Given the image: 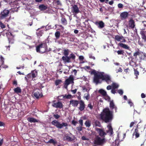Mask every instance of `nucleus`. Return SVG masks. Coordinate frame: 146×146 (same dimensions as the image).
Here are the masks:
<instances>
[{"label":"nucleus","mask_w":146,"mask_h":146,"mask_svg":"<svg viewBox=\"0 0 146 146\" xmlns=\"http://www.w3.org/2000/svg\"><path fill=\"white\" fill-rule=\"evenodd\" d=\"M104 99L108 101H109L110 100V97L107 94L106 95H105L104 96Z\"/></svg>","instance_id":"obj_40"},{"label":"nucleus","mask_w":146,"mask_h":146,"mask_svg":"<svg viewBox=\"0 0 146 146\" xmlns=\"http://www.w3.org/2000/svg\"><path fill=\"white\" fill-rule=\"evenodd\" d=\"M118 92L120 95H121L123 93V91L122 90L120 89L118 90Z\"/></svg>","instance_id":"obj_52"},{"label":"nucleus","mask_w":146,"mask_h":146,"mask_svg":"<svg viewBox=\"0 0 146 146\" xmlns=\"http://www.w3.org/2000/svg\"><path fill=\"white\" fill-rule=\"evenodd\" d=\"M79 122L81 126H82L83 125V120L82 119H80L79 121Z\"/></svg>","instance_id":"obj_55"},{"label":"nucleus","mask_w":146,"mask_h":146,"mask_svg":"<svg viewBox=\"0 0 146 146\" xmlns=\"http://www.w3.org/2000/svg\"><path fill=\"white\" fill-rule=\"evenodd\" d=\"M70 104L73 106H77L78 104V102L77 100H72L70 101Z\"/></svg>","instance_id":"obj_19"},{"label":"nucleus","mask_w":146,"mask_h":146,"mask_svg":"<svg viewBox=\"0 0 146 146\" xmlns=\"http://www.w3.org/2000/svg\"><path fill=\"white\" fill-rule=\"evenodd\" d=\"M60 35V33L59 31L56 32L55 34V35L56 39H58L59 38Z\"/></svg>","instance_id":"obj_35"},{"label":"nucleus","mask_w":146,"mask_h":146,"mask_svg":"<svg viewBox=\"0 0 146 146\" xmlns=\"http://www.w3.org/2000/svg\"><path fill=\"white\" fill-rule=\"evenodd\" d=\"M118 7L119 8H122L123 7V5L121 3H119L118 5Z\"/></svg>","instance_id":"obj_59"},{"label":"nucleus","mask_w":146,"mask_h":146,"mask_svg":"<svg viewBox=\"0 0 146 146\" xmlns=\"http://www.w3.org/2000/svg\"><path fill=\"white\" fill-rule=\"evenodd\" d=\"M134 74L136 76V78L137 79V76L139 75V72L138 71L136 70L135 69L134 70Z\"/></svg>","instance_id":"obj_41"},{"label":"nucleus","mask_w":146,"mask_h":146,"mask_svg":"<svg viewBox=\"0 0 146 146\" xmlns=\"http://www.w3.org/2000/svg\"><path fill=\"white\" fill-rule=\"evenodd\" d=\"M141 97L142 98H145V96L144 93H142L141 94Z\"/></svg>","instance_id":"obj_64"},{"label":"nucleus","mask_w":146,"mask_h":146,"mask_svg":"<svg viewBox=\"0 0 146 146\" xmlns=\"http://www.w3.org/2000/svg\"><path fill=\"white\" fill-rule=\"evenodd\" d=\"M115 89L112 88L111 90V92L113 94H115L116 93Z\"/></svg>","instance_id":"obj_60"},{"label":"nucleus","mask_w":146,"mask_h":146,"mask_svg":"<svg viewBox=\"0 0 146 146\" xmlns=\"http://www.w3.org/2000/svg\"><path fill=\"white\" fill-rule=\"evenodd\" d=\"M76 129L78 131H80L82 130V126H79L76 128Z\"/></svg>","instance_id":"obj_47"},{"label":"nucleus","mask_w":146,"mask_h":146,"mask_svg":"<svg viewBox=\"0 0 146 146\" xmlns=\"http://www.w3.org/2000/svg\"><path fill=\"white\" fill-rule=\"evenodd\" d=\"M114 39L116 42H120V43L125 42L126 40L125 38L122 35H117L115 36Z\"/></svg>","instance_id":"obj_7"},{"label":"nucleus","mask_w":146,"mask_h":146,"mask_svg":"<svg viewBox=\"0 0 146 146\" xmlns=\"http://www.w3.org/2000/svg\"><path fill=\"white\" fill-rule=\"evenodd\" d=\"M105 142V139L104 137H100L98 136H96L94 139V143L97 145H102L104 144Z\"/></svg>","instance_id":"obj_5"},{"label":"nucleus","mask_w":146,"mask_h":146,"mask_svg":"<svg viewBox=\"0 0 146 146\" xmlns=\"http://www.w3.org/2000/svg\"><path fill=\"white\" fill-rule=\"evenodd\" d=\"M72 95H71L69 94L67 95H65L64 97V98H66L67 99L70 98L72 97Z\"/></svg>","instance_id":"obj_46"},{"label":"nucleus","mask_w":146,"mask_h":146,"mask_svg":"<svg viewBox=\"0 0 146 146\" xmlns=\"http://www.w3.org/2000/svg\"><path fill=\"white\" fill-rule=\"evenodd\" d=\"M95 24L96 25L98 26V27L100 28H102L104 26V23L102 21L96 22L95 23Z\"/></svg>","instance_id":"obj_16"},{"label":"nucleus","mask_w":146,"mask_h":146,"mask_svg":"<svg viewBox=\"0 0 146 146\" xmlns=\"http://www.w3.org/2000/svg\"><path fill=\"white\" fill-rule=\"evenodd\" d=\"M33 95L37 99L41 98L43 96L41 90L38 88H36L34 90Z\"/></svg>","instance_id":"obj_6"},{"label":"nucleus","mask_w":146,"mask_h":146,"mask_svg":"<svg viewBox=\"0 0 146 146\" xmlns=\"http://www.w3.org/2000/svg\"><path fill=\"white\" fill-rule=\"evenodd\" d=\"M61 82L62 81L61 80H58L55 81V83L56 86H57L59 84H60Z\"/></svg>","instance_id":"obj_38"},{"label":"nucleus","mask_w":146,"mask_h":146,"mask_svg":"<svg viewBox=\"0 0 146 146\" xmlns=\"http://www.w3.org/2000/svg\"><path fill=\"white\" fill-rule=\"evenodd\" d=\"M139 134L138 133V130L137 129H136L133 134V136H135V138H137L139 137Z\"/></svg>","instance_id":"obj_23"},{"label":"nucleus","mask_w":146,"mask_h":146,"mask_svg":"<svg viewBox=\"0 0 146 146\" xmlns=\"http://www.w3.org/2000/svg\"><path fill=\"white\" fill-rule=\"evenodd\" d=\"M95 129L101 137H103L106 135V134L103 129L97 128H96Z\"/></svg>","instance_id":"obj_13"},{"label":"nucleus","mask_w":146,"mask_h":146,"mask_svg":"<svg viewBox=\"0 0 146 146\" xmlns=\"http://www.w3.org/2000/svg\"><path fill=\"white\" fill-rule=\"evenodd\" d=\"M82 89L83 92H86L87 93H88L89 92L90 90V89H88L87 88L85 87H83Z\"/></svg>","instance_id":"obj_37"},{"label":"nucleus","mask_w":146,"mask_h":146,"mask_svg":"<svg viewBox=\"0 0 146 146\" xmlns=\"http://www.w3.org/2000/svg\"><path fill=\"white\" fill-rule=\"evenodd\" d=\"M117 52L118 55L123 54L124 53L123 51L122 50H118Z\"/></svg>","instance_id":"obj_43"},{"label":"nucleus","mask_w":146,"mask_h":146,"mask_svg":"<svg viewBox=\"0 0 146 146\" xmlns=\"http://www.w3.org/2000/svg\"><path fill=\"white\" fill-rule=\"evenodd\" d=\"M14 92L15 93L18 94L19 93H21V90L19 87H17L15 88L14 90Z\"/></svg>","instance_id":"obj_26"},{"label":"nucleus","mask_w":146,"mask_h":146,"mask_svg":"<svg viewBox=\"0 0 146 146\" xmlns=\"http://www.w3.org/2000/svg\"><path fill=\"white\" fill-rule=\"evenodd\" d=\"M100 117L102 119L104 120L107 123L109 122L112 119V113L110 111L108 108H105L100 114Z\"/></svg>","instance_id":"obj_2"},{"label":"nucleus","mask_w":146,"mask_h":146,"mask_svg":"<svg viewBox=\"0 0 146 146\" xmlns=\"http://www.w3.org/2000/svg\"><path fill=\"white\" fill-rule=\"evenodd\" d=\"M112 88L113 89L117 88L119 87V85L118 84L116 83H113L112 84Z\"/></svg>","instance_id":"obj_31"},{"label":"nucleus","mask_w":146,"mask_h":146,"mask_svg":"<svg viewBox=\"0 0 146 146\" xmlns=\"http://www.w3.org/2000/svg\"><path fill=\"white\" fill-rule=\"evenodd\" d=\"M140 33L141 35L142 38L145 41H146V35L145 34L144 32L143 31H141Z\"/></svg>","instance_id":"obj_27"},{"label":"nucleus","mask_w":146,"mask_h":146,"mask_svg":"<svg viewBox=\"0 0 146 146\" xmlns=\"http://www.w3.org/2000/svg\"><path fill=\"white\" fill-rule=\"evenodd\" d=\"M39 8L41 11H44L47 9L48 7L44 5H41L39 6Z\"/></svg>","instance_id":"obj_21"},{"label":"nucleus","mask_w":146,"mask_h":146,"mask_svg":"<svg viewBox=\"0 0 146 146\" xmlns=\"http://www.w3.org/2000/svg\"><path fill=\"white\" fill-rule=\"evenodd\" d=\"M112 88V86H111L110 85H109L107 87V89L108 90H110Z\"/></svg>","instance_id":"obj_62"},{"label":"nucleus","mask_w":146,"mask_h":146,"mask_svg":"<svg viewBox=\"0 0 146 146\" xmlns=\"http://www.w3.org/2000/svg\"><path fill=\"white\" fill-rule=\"evenodd\" d=\"M122 69L120 68H119L118 69L116 70V73L118 72H122Z\"/></svg>","instance_id":"obj_51"},{"label":"nucleus","mask_w":146,"mask_h":146,"mask_svg":"<svg viewBox=\"0 0 146 146\" xmlns=\"http://www.w3.org/2000/svg\"><path fill=\"white\" fill-rule=\"evenodd\" d=\"M84 124L86 127H89L91 126V123L89 121H86L85 122Z\"/></svg>","instance_id":"obj_36"},{"label":"nucleus","mask_w":146,"mask_h":146,"mask_svg":"<svg viewBox=\"0 0 146 146\" xmlns=\"http://www.w3.org/2000/svg\"><path fill=\"white\" fill-rule=\"evenodd\" d=\"M142 54H141L140 56H139V58L143 60L146 59V54L142 52Z\"/></svg>","instance_id":"obj_30"},{"label":"nucleus","mask_w":146,"mask_h":146,"mask_svg":"<svg viewBox=\"0 0 146 146\" xmlns=\"http://www.w3.org/2000/svg\"><path fill=\"white\" fill-rule=\"evenodd\" d=\"M52 106L57 108H61L63 107V105L62 103L60 102H55L54 101L52 104Z\"/></svg>","instance_id":"obj_11"},{"label":"nucleus","mask_w":146,"mask_h":146,"mask_svg":"<svg viewBox=\"0 0 146 146\" xmlns=\"http://www.w3.org/2000/svg\"><path fill=\"white\" fill-rule=\"evenodd\" d=\"M30 122H37V120L33 118H28L27 119Z\"/></svg>","instance_id":"obj_29"},{"label":"nucleus","mask_w":146,"mask_h":146,"mask_svg":"<svg viewBox=\"0 0 146 146\" xmlns=\"http://www.w3.org/2000/svg\"><path fill=\"white\" fill-rule=\"evenodd\" d=\"M37 75V72L36 70H34L32 71L31 73L28 74L25 78L27 79H33V78L35 77Z\"/></svg>","instance_id":"obj_9"},{"label":"nucleus","mask_w":146,"mask_h":146,"mask_svg":"<svg viewBox=\"0 0 146 146\" xmlns=\"http://www.w3.org/2000/svg\"><path fill=\"white\" fill-rule=\"evenodd\" d=\"M94 125L95 126H97L100 127V124L99 121H96L94 123Z\"/></svg>","instance_id":"obj_44"},{"label":"nucleus","mask_w":146,"mask_h":146,"mask_svg":"<svg viewBox=\"0 0 146 146\" xmlns=\"http://www.w3.org/2000/svg\"><path fill=\"white\" fill-rule=\"evenodd\" d=\"M91 74H94V81L96 84L101 83L103 80H105L108 84L111 83L110 76L104 72H99L93 70L92 71Z\"/></svg>","instance_id":"obj_1"},{"label":"nucleus","mask_w":146,"mask_h":146,"mask_svg":"<svg viewBox=\"0 0 146 146\" xmlns=\"http://www.w3.org/2000/svg\"><path fill=\"white\" fill-rule=\"evenodd\" d=\"M128 103L131 106H133V103L131 102V100H129L128 102Z\"/></svg>","instance_id":"obj_58"},{"label":"nucleus","mask_w":146,"mask_h":146,"mask_svg":"<svg viewBox=\"0 0 146 146\" xmlns=\"http://www.w3.org/2000/svg\"><path fill=\"white\" fill-rule=\"evenodd\" d=\"M61 21L62 23L64 25H66L67 23V21L66 19L63 18H62Z\"/></svg>","instance_id":"obj_39"},{"label":"nucleus","mask_w":146,"mask_h":146,"mask_svg":"<svg viewBox=\"0 0 146 146\" xmlns=\"http://www.w3.org/2000/svg\"><path fill=\"white\" fill-rule=\"evenodd\" d=\"M47 48V46L45 43H43L40 44L36 47V50L37 52L43 53L45 52Z\"/></svg>","instance_id":"obj_3"},{"label":"nucleus","mask_w":146,"mask_h":146,"mask_svg":"<svg viewBox=\"0 0 146 146\" xmlns=\"http://www.w3.org/2000/svg\"><path fill=\"white\" fill-rule=\"evenodd\" d=\"M98 92L102 94L103 96L106 95L107 94L106 92L102 89H100L99 90Z\"/></svg>","instance_id":"obj_28"},{"label":"nucleus","mask_w":146,"mask_h":146,"mask_svg":"<svg viewBox=\"0 0 146 146\" xmlns=\"http://www.w3.org/2000/svg\"><path fill=\"white\" fill-rule=\"evenodd\" d=\"M54 117L56 119H58L60 117V116L56 114V115H54Z\"/></svg>","instance_id":"obj_56"},{"label":"nucleus","mask_w":146,"mask_h":146,"mask_svg":"<svg viewBox=\"0 0 146 146\" xmlns=\"http://www.w3.org/2000/svg\"><path fill=\"white\" fill-rule=\"evenodd\" d=\"M77 123V122L76 121H75L74 120H73L72 121V124L75 126H76Z\"/></svg>","instance_id":"obj_54"},{"label":"nucleus","mask_w":146,"mask_h":146,"mask_svg":"<svg viewBox=\"0 0 146 146\" xmlns=\"http://www.w3.org/2000/svg\"><path fill=\"white\" fill-rule=\"evenodd\" d=\"M0 26L2 29L5 28V25L1 22H0Z\"/></svg>","instance_id":"obj_48"},{"label":"nucleus","mask_w":146,"mask_h":146,"mask_svg":"<svg viewBox=\"0 0 146 146\" xmlns=\"http://www.w3.org/2000/svg\"><path fill=\"white\" fill-rule=\"evenodd\" d=\"M107 128L108 129L107 130V133H109L110 135L112 134L113 133V131L110 124H109L108 125Z\"/></svg>","instance_id":"obj_15"},{"label":"nucleus","mask_w":146,"mask_h":146,"mask_svg":"<svg viewBox=\"0 0 146 146\" xmlns=\"http://www.w3.org/2000/svg\"><path fill=\"white\" fill-rule=\"evenodd\" d=\"M110 107L112 109L115 108V111L116 112L117 108H116V107L115 106L113 101H111L110 102Z\"/></svg>","instance_id":"obj_24"},{"label":"nucleus","mask_w":146,"mask_h":146,"mask_svg":"<svg viewBox=\"0 0 146 146\" xmlns=\"http://www.w3.org/2000/svg\"><path fill=\"white\" fill-rule=\"evenodd\" d=\"M9 13V11L7 9H4L2 11L0 14V19H3L7 17Z\"/></svg>","instance_id":"obj_8"},{"label":"nucleus","mask_w":146,"mask_h":146,"mask_svg":"<svg viewBox=\"0 0 146 146\" xmlns=\"http://www.w3.org/2000/svg\"><path fill=\"white\" fill-rule=\"evenodd\" d=\"M13 83L14 85H15V86H16L17 85V82L16 80H14L13 81Z\"/></svg>","instance_id":"obj_63"},{"label":"nucleus","mask_w":146,"mask_h":146,"mask_svg":"<svg viewBox=\"0 0 146 146\" xmlns=\"http://www.w3.org/2000/svg\"><path fill=\"white\" fill-rule=\"evenodd\" d=\"M142 54V52L138 51L136 52H135L133 56H137L138 55L139 56H140L141 54Z\"/></svg>","instance_id":"obj_33"},{"label":"nucleus","mask_w":146,"mask_h":146,"mask_svg":"<svg viewBox=\"0 0 146 146\" xmlns=\"http://www.w3.org/2000/svg\"><path fill=\"white\" fill-rule=\"evenodd\" d=\"M0 60L1 64H3L4 62V58L1 56H0Z\"/></svg>","instance_id":"obj_49"},{"label":"nucleus","mask_w":146,"mask_h":146,"mask_svg":"<svg viewBox=\"0 0 146 146\" xmlns=\"http://www.w3.org/2000/svg\"><path fill=\"white\" fill-rule=\"evenodd\" d=\"M89 58H92L94 60H95V57L92 56V54H89Z\"/></svg>","instance_id":"obj_57"},{"label":"nucleus","mask_w":146,"mask_h":146,"mask_svg":"<svg viewBox=\"0 0 146 146\" xmlns=\"http://www.w3.org/2000/svg\"><path fill=\"white\" fill-rule=\"evenodd\" d=\"M52 123L59 129H61L64 127H66L68 125L67 123H66L63 122L60 123L56 120L52 121Z\"/></svg>","instance_id":"obj_4"},{"label":"nucleus","mask_w":146,"mask_h":146,"mask_svg":"<svg viewBox=\"0 0 146 146\" xmlns=\"http://www.w3.org/2000/svg\"><path fill=\"white\" fill-rule=\"evenodd\" d=\"M118 45L120 47L125 49L129 50V47L127 45L123 44L122 43H118Z\"/></svg>","instance_id":"obj_17"},{"label":"nucleus","mask_w":146,"mask_h":146,"mask_svg":"<svg viewBox=\"0 0 146 146\" xmlns=\"http://www.w3.org/2000/svg\"><path fill=\"white\" fill-rule=\"evenodd\" d=\"M79 8L76 5H74L72 7V11L75 14H76L79 12Z\"/></svg>","instance_id":"obj_14"},{"label":"nucleus","mask_w":146,"mask_h":146,"mask_svg":"<svg viewBox=\"0 0 146 146\" xmlns=\"http://www.w3.org/2000/svg\"><path fill=\"white\" fill-rule=\"evenodd\" d=\"M129 27L131 28H133L134 27V22L133 20H130L129 21Z\"/></svg>","instance_id":"obj_25"},{"label":"nucleus","mask_w":146,"mask_h":146,"mask_svg":"<svg viewBox=\"0 0 146 146\" xmlns=\"http://www.w3.org/2000/svg\"><path fill=\"white\" fill-rule=\"evenodd\" d=\"M74 78L72 76H70V77L66 80L64 84V87L65 88H67L68 86L70 84L74 82Z\"/></svg>","instance_id":"obj_10"},{"label":"nucleus","mask_w":146,"mask_h":146,"mask_svg":"<svg viewBox=\"0 0 146 146\" xmlns=\"http://www.w3.org/2000/svg\"><path fill=\"white\" fill-rule=\"evenodd\" d=\"M49 142L52 143L54 144L56 143V142L53 139H50L49 141Z\"/></svg>","instance_id":"obj_45"},{"label":"nucleus","mask_w":146,"mask_h":146,"mask_svg":"<svg viewBox=\"0 0 146 146\" xmlns=\"http://www.w3.org/2000/svg\"><path fill=\"white\" fill-rule=\"evenodd\" d=\"M62 58L65 62L69 63L71 62L70 58L69 57L67 56H63Z\"/></svg>","instance_id":"obj_22"},{"label":"nucleus","mask_w":146,"mask_h":146,"mask_svg":"<svg viewBox=\"0 0 146 146\" xmlns=\"http://www.w3.org/2000/svg\"><path fill=\"white\" fill-rule=\"evenodd\" d=\"M69 57L70 58V59L71 58L73 60H74L75 58V56L73 54H70Z\"/></svg>","instance_id":"obj_42"},{"label":"nucleus","mask_w":146,"mask_h":146,"mask_svg":"<svg viewBox=\"0 0 146 146\" xmlns=\"http://www.w3.org/2000/svg\"><path fill=\"white\" fill-rule=\"evenodd\" d=\"M79 59L80 60H83L84 59V57L83 56H79Z\"/></svg>","instance_id":"obj_61"},{"label":"nucleus","mask_w":146,"mask_h":146,"mask_svg":"<svg viewBox=\"0 0 146 146\" xmlns=\"http://www.w3.org/2000/svg\"><path fill=\"white\" fill-rule=\"evenodd\" d=\"M80 107L79 108L80 111L83 110L85 108V104L84 102L82 101H80Z\"/></svg>","instance_id":"obj_20"},{"label":"nucleus","mask_w":146,"mask_h":146,"mask_svg":"<svg viewBox=\"0 0 146 146\" xmlns=\"http://www.w3.org/2000/svg\"><path fill=\"white\" fill-rule=\"evenodd\" d=\"M63 138L64 140H66L68 141H72L74 139V138L71 137L67 135L64 136Z\"/></svg>","instance_id":"obj_18"},{"label":"nucleus","mask_w":146,"mask_h":146,"mask_svg":"<svg viewBox=\"0 0 146 146\" xmlns=\"http://www.w3.org/2000/svg\"><path fill=\"white\" fill-rule=\"evenodd\" d=\"M69 50L68 49H66L64 50L63 54L65 56H67L69 54Z\"/></svg>","instance_id":"obj_32"},{"label":"nucleus","mask_w":146,"mask_h":146,"mask_svg":"<svg viewBox=\"0 0 146 146\" xmlns=\"http://www.w3.org/2000/svg\"><path fill=\"white\" fill-rule=\"evenodd\" d=\"M9 44H12L14 43V40L13 39H9Z\"/></svg>","instance_id":"obj_50"},{"label":"nucleus","mask_w":146,"mask_h":146,"mask_svg":"<svg viewBox=\"0 0 146 146\" xmlns=\"http://www.w3.org/2000/svg\"><path fill=\"white\" fill-rule=\"evenodd\" d=\"M129 15V13L127 12H124L121 13L120 14V17L121 20L126 19Z\"/></svg>","instance_id":"obj_12"},{"label":"nucleus","mask_w":146,"mask_h":146,"mask_svg":"<svg viewBox=\"0 0 146 146\" xmlns=\"http://www.w3.org/2000/svg\"><path fill=\"white\" fill-rule=\"evenodd\" d=\"M82 140H89L88 138L84 136L82 137Z\"/></svg>","instance_id":"obj_53"},{"label":"nucleus","mask_w":146,"mask_h":146,"mask_svg":"<svg viewBox=\"0 0 146 146\" xmlns=\"http://www.w3.org/2000/svg\"><path fill=\"white\" fill-rule=\"evenodd\" d=\"M90 97V95L88 92L85 94H84V97L86 100H88L89 99Z\"/></svg>","instance_id":"obj_34"}]
</instances>
